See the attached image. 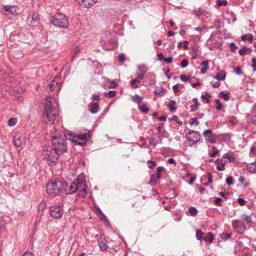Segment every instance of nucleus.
<instances>
[{"instance_id": "nucleus-41", "label": "nucleus", "mask_w": 256, "mask_h": 256, "mask_svg": "<svg viewBox=\"0 0 256 256\" xmlns=\"http://www.w3.org/2000/svg\"><path fill=\"white\" fill-rule=\"evenodd\" d=\"M228 4V2L226 0H218L216 2V4L218 6H226Z\"/></svg>"}, {"instance_id": "nucleus-7", "label": "nucleus", "mask_w": 256, "mask_h": 256, "mask_svg": "<svg viewBox=\"0 0 256 256\" xmlns=\"http://www.w3.org/2000/svg\"><path fill=\"white\" fill-rule=\"evenodd\" d=\"M186 137L188 140V145L191 147L198 143L200 138V134L194 130H190L186 134Z\"/></svg>"}, {"instance_id": "nucleus-22", "label": "nucleus", "mask_w": 256, "mask_h": 256, "mask_svg": "<svg viewBox=\"0 0 256 256\" xmlns=\"http://www.w3.org/2000/svg\"><path fill=\"white\" fill-rule=\"evenodd\" d=\"M3 8L4 10L5 14H12L13 13V10H15V8L14 6H4Z\"/></svg>"}, {"instance_id": "nucleus-4", "label": "nucleus", "mask_w": 256, "mask_h": 256, "mask_svg": "<svg viewBox=\"0 0 256 256\" xmlns=\"http://www.w3.org/2000/svg\"><path fill=\"white\" fill-rule=\"evenodd\" d=\"M42 154L47 160L55 162L60 154L52 146L45 147L42 150Z\"/></svg>"}, {"instance_id": "nucleus-32", "label": "nucleus", "mask_w": 256, "mask_h": 256, "mask_svg": "<svg viewBox=\"0 0 256 256\" xmlns=\"http://www.w3.org/2000/svg\"><path fill=\"white\" fill-rule=\"evenodd\" d=\"M158 179L156 178V174H153L150 176V180L149 182V184L151 186H154L156 184V180Z\"/></svg>"}, {"instance_id": "nucleus-15", "label": "nucleus", "mask_w": 256, "mask_h": 256, "mask_svg": "<svg viewBox=\"0 0 256 256\" xmlns=\"http://www.w3.org/2000/svg\"><path fill=\"white\" fill-rule=\"evenodd\" d=\"M192 100V102L194 103V104L190 106V111L194 112L196 111L198 108L200 106V104L199 103L198 100L196 98H193Z\"/></svg>"}, {"instance_id": "nucleus-49", "label": "nucleus", "mask_w": 256, "mask_h": 256, "mask_svg": "<svg viewBox=\"0 0 256 256\" xmlns=\"http://www.w3.org/2000/svg\"><path fill=\"white\" fill-rule=\"evenodd\" d=\"M238 181L241 182L242 184H244V186L246 187L248 186V184L247 183H244V178L243 176H240L238 178Z\"/></svg>"}, {"instance_id": "nucleus-25", "label": "nucleus", "mask_w": 256, "mask_h": 256, "mask_svg": "<svg viewBox=\"0 0 256 256\" xmlns=\"http://www.w3.org/2000/svg\"><path fill=\"white\" fill-rule=\"evenodd\" d=\"M204 240L206 242H208L210 243H212L214 240V238L212 232H208L207 235L204 238Z\"/></svg>"}, {"instance_id": "nucleus-57", "label": "nucleus", "mask_w": 256, "mask_h": 256, "mask_svg": "<svg viewBox=\"0 0 256 256\" xmlns=\"http://www.w3.org/2000/svg\"><path fill=\"white\" fill-rule=\"evenodd\" d=\"M180 78L183 82H187L190 80V78H187L184 75H180Z\"/></svg>"}, {"instance_id": "nucleus-36", "label": "nucleus", "mask_w": 256, "mask_h": 256, "mask_svg": "<svg viewBox=\"0 0 256 256\" xmlns=\"http://www.w3.org/2000/svg\"><path fill=\"white\" fill-rule=\"evenodd\" d=\"M246 39H248V40L251 41L253 39V36L252 34H244L241 36V40H244Z\"/></svg>"}, {"instance_id": "nucleus-61", "label": "nucleus", "mask_w": 256, "mask_h": 256, "mask_svg": "<svg viewBox=\"0 0 256 256\" xmlns=\"http://www.w3.org/2000/svg\"><path fill=\"white\" fill-rule=\"evenodd\" d=\"M207 174L208 183H212V176L210 173H208Z\"/></svg>"}, {"instance_id": "nucleus-2", "label": "nucleus", "mask_w": 256, "mask_h": 256, "mask_svg": "<svg viewBox=\"0 0 256 256\" xmlns=\"http://www.w3.org/2000/svg\"><path fill=\"white\" fill-rule=\"evenodd\" d=\"M65 190L66 194H73L78 192V194L84 198L86 194V184L83 176H80L74 182L66 186Z\"/></svg>"}, {"instance_id": "nucleus-51", "label": "nucleus", "mask_w": 256, "mask_h": 256, "mask_svg": "<svg viewBox=\"0 0 256 256\" xmlns=\"http://www.w3.org/2000/svg\"><path fill=\"white\" fill-rule=\"evenodd\" d=\"M232 236L230 233H224L222 234V238L224 240H228Z\"/></svg>"}, {"instance_id": "nucleus-17", "label": "nucleus", "mask_w": 256, "mask_h": 256, "mask_svg": "<svg viewBox=\"0 0 256 256\" xmlns=\"http://www.w3.org/2000/svg\"><path fill=\"white\" fill-rule=\"evenodd\" d=\"M234 228L237 232L239 234H243L246 230V226L244 224H242L234 226Z\"/></svg>"}, {"instance_id": "nucleus-48", "label": "nucleus", "mask_w": 256, "mask_h": 256, "mask_svg": "<svg viewBox=\"0 0 256 256\" xmlns=\"http://www.w3.org/2000/svg\"><path fill=\"white\" fill-rule=\"evenodd\" d=\"M188 61L186 60H183L180 64L182 68H186L188 65Z\"/></svg>"}, {"instance_id": "nucleus-20", "label": "nucleus", "mask_w": 256, "mask_h": 256, "mask_svg": "<svg viewBox=\"0 0 256 256\" xmlns=\"http://www.w3.org/2000/svg\"><path fill=\"white\" fill-rule=\"evenodd\" d=\"M226 77V73L224 71H221L220 72L218 73L214 78L218 80H224Z\"/></svg>"}, {"instance_id": "nucleus-10", "label": "nucleus", "mask_w": 256, "mask_h": 256, "mask_svg": "<svg viewBox=\"0 0 256 256\" xmlns=\"http://www.w3.org/2000/svg\"><path fill=\"white\" fill-rule=\"evenodd\" d=\"M62 80L60 76L58 75L54 76L49 84L50 90L51 91L58 90L62 86Z\"/></svg>"}, {"instance_id": "nucleus-55", "label": "nucleus", "mask_w": 256, "mask_h": 256, "mask_svg": "<svg viewBox=\"0 0 256 256\" xmlns=\"http://www.w3.org/2000/svg\"><path fill=\"white\" fill-rule=\"evenodd\" d=\"M117 86V84L114 82H111L108 86L110 88H114Z\"/></svg>"}, {"instance_id": "nucleus-11", "label": "nucleus", "mask_w": 256, "mask_h": 256, "mask_svg": "<svg viewBox=\"0 0 256 256\" xmlns=\"http://www.w3.org/2000/svg\"><path fill=\"white\" fill-rule=\"evenodd\" d=\"M203 134L206 137V141L212 144L216 143V136L212 134L210 130H206L204 132Z\"/></svg>"}, {"instance_id": "nucleus-33", "label": "nucleus", "mask_w": 256, "mask_h": 256, "mask_svg": "<svg viewBox=\"0 0 256 256\" xmlns=\"http://www.w3.org/2000/svg\"><path fill=\"white\" fill-rule=\"evenodd\" d=\"M138 108L140 110V111L144 113H148L149 111V109L146 106L145 104H143L142 105L138 106Z\"/></svg>"}, {"instance_id": "nucleus-19", "label": "nucleus", "mask_w": 256, "mask_h": 256, "mask_svg": "<svg viewBox=\"0 0 256 256\" xmlns=\"http://www.w3.org/2000/svg\"><path fill=\"white\" fill-rule=\"evenodd\" d=\"M247 170L250 173L256 172V163L252 162L248 164Z\"/></svg>"}, {"instance_id": "nucleus-54", "label": "nucleus", "mask_w": 256, "mask_h": 256, "mask_svg": "<svg viewBox=\"0 0 256 256\" xmlns=\"http://www.w3.org/2000/svg\"><path fill=\"white\" fill-rule=\"evenodd\" d=\"M118 60L122 62L123 63L125 60V56L123 54H121L118 56Z\"/></svg>"}, {"instance_id": "nucleus-23", "label": "nucleus", "mask_w": 256, "mask_h": 256, "mask_svg": "<svg viewBox=\"0 0 256 256\" xmlns=\"http://www.w3.org/2000/svg\"><path fill=\"white\" fill-rule=\"evenodd\" d=\"M224 158H226L230 162H233L235 160V158L231 152H226L223 156Z\"/></svg>"}, {"instance_id": "nucleus-44", "label": "nucleus", "mask_w": 256, "mask_h": 256, "mask_svg": "<svg viewBox=\"0 0 256 256\" xmlns=\"http://www.w3.org/2000/svg\"><path fill=\"white\" fill-rule=\"evenodd\" d=\"M222 199L220 198H216L214 200V204L218 206H222Z\"/></svg>"}, {"instance_id": "nucleus-64", "label": "nucleus", "mask_w": 256, "mask_h": 256, "mask_svg": "<svg viewBox=\"0 0 256 256\" xmlns=\"http://www.w3.org/2000/svg\"><path fill=\"white\" fill-rule=\"evenodd\" d=\"M178 84H175L174 86H172V89H173L174 92V93H176V92H178Z\"/></svg>"}, {"instance_id": "nucleus-38", "label": "nucleus", "mask_w": 256, "mask_h": 256, "mask_svg": "<svg viewBox=\"0 0 256 256\" xmlns=\"http://www.w3.org/2000/svg\"><path fill=\"white\" fill-rule=\"evenodd\" d=\"M202 235L203 232L201 230H196V237L198 240H201L202 239Z\"/></svg>"}, {"instance_id": "nucleus-1", "label": "nucleus", "mask_w": 256, "mask_h": 256, "mask_svg": "<svg viewBox=\"0 0 256 256\" xmlns=\"http://www.w3.org/2000/svg\"><path fill=\"white\" fill-rule=\"evenodd\" d=\"M52 137V146L61 154L67 150L66 138L76 144L83 146L90 140V134L89 130H84L77 133L68 132L67 135L64 132H60L53 134Z\"/></svg>"}, {"instance_id": "nucleus-27", "label": "nucleus", "mask_w": 256, "mask_h": 256, "mask_svg": "<svg viewBox=\"0 0 256 256\" xmlns=\"http://www.w3.org/2000/svg\"><path fill=\"white\" fill-rule=\"evenodd\" d=\"M241 218L246 224H250L252 222V218L250 216L244 214L242 215Z\"/></svg>"}, {"instance_id": "nucleus-34", "label": "nucleus", "mask_w": 256, "mask_h": 256, "mask_svg": "<svg viewBox=\"0 0 256 256\" xmlns=\"http://www.w3.org/2000/svg\"><path fill=\"white\" fill-rule=\"evenodd\" d=\"M219 96L226 100H228L230 98L228 94L224 93V92H221L219 93Z\"/></svg>"}, {"instance_id": "nucleus-46", "label": "nucleus", "mask_w": 256, "mask_h": 256, "mask_svg": "<svg viewBox=\"0 0 256 256\" xmlns=\"http://www.w3.org/2000/svg\"><path fill=\"white\" fill-rule=\"evenodd\" d=\"M190 124H196L197 126H198L199 124V122L196 118H193L190 120Z\"/></svg>"}, {"instance_id": "nucleus-50", "label": "nucleus", "mask_w": 256, "mask_h": 256, "mask_svg": "<svg viewBox=\"0 0 256 256\" xmlns=\"http://www.w3.org/2000/svg\"><path fill=\"white\" fill-rule=\"evenodd\" d=\"M208 63L209 62L208 60H204L202 63L201 65L202 66L204 67L208 68Z\"/></svg>"}, {"instance_id": "nucleus-18", "label": "nucleus", "mask_w": 256, "mask_h": 256, "mask_svg": "<svg viewBox=\"0 0 256 256\" xmlns=\"http://www.w3.org/2000/svg\"><path fill=\"white\" fill-rule=\"evenodd\" d=\"M166 92V90L162 86L156 87L154 92V94L160 96H162Z\"/></svg>"}, {"instance_id": "nucleus-42", "label": "nucleus", "mask_w": 256, "mask_h": 256, "mask_svg": "<svg viewBox=\"0 0 256 256\" xmlns=\"http://www.w3.org/2000/svg\"><path fill=\"white\" fill-rule=\"evenodd\" d=\"M226 182L228 185H232L234 184V178L232 176H229L226 179Z\"/></svg>"}, {"instance_id": "nucleus-29", "label": "nucleus", "mask_w": 256, "mask_h": 256, "mask_svg": "<svg viewBox=\"0 0 256 256\" xmlns=\"http://www.w3.org/2000/svg\"><path fill=\"white\" fill-rule=\"evenodd\" d=\"M116 91L115 90H110L108 92H104V94L105 96L108 98H113L116 95Z\"/></svg>"}, {"instance_id": "nucleus-47", "label": "nucleus", "mask_w": 256, "mask_h": 256, "mask_svg": "<svg viewBox=\"0 0 256 256\" xmlns=\"http://www.w3.org/2000/svg\"><path fill=\"white\" fill-rule=\"evenodd\" d=\"M130 83L132 86V88H136L138 87L137 84H136V78L132 80Z\"/></svg>"}, {"instance_id": "nucleus-9", "label": "nucleus", "mask_w": 256, "mask_h": 256, "mask_svg": "<svg viewBox=\"0 0 256 256\" xmlns=\"http://www.w3.org/2000/svg\"><path fill=\"white\" fill-rule=\"evenodd\" d=\"M64 212L63 208L60 206H52L50 208L49 213L54 218H60Z\"/></svg>"}, {"instance_id": "nucleus-60", "label": "nucleus", "mask_w": 256, "mask_h": 256, "mask_svg": "<svg viewBox=\"0 0 256 256\" xmlns=\"http://www.w3.org/2000/svg\"><path fill=\"white\" fill-rule=\"evenodd\" d=\"M188 41H187V40L184 41V42H183V48H184V49H185V50H188Z\"/></svg>"}, {"instance_id": "nucleus-45", "label": "nucleus", "mask_w": 256, "mask_h": 256, "mask_svg": "<svg viewBox=\"0 0 256 256\" xmlns=\"http://www.w3.org/2000/svg\"><path fill=\"white\" fill-rule=\"evenodd\" d=\"M253 71L256 72V58H254L252 59V64L251 65Z\"/></svg>"}, {"instance_id": "nucleus-14", "label": "nucleus", "mask_w": 256, "mask_h": 256, "mask_svg": "<svg viewBox=\"0 0 256 256\" xmlns=\"http://www.w3.org/2000/svg\"><path fill=\"white\" fill-rule=\"evenodd\" d=\"M217 165L216 169L219 171H223L224 170L225 164L222 162V160L218 158L214 162Z\"/></svg>"}, {"instance_id": "nucleus-40", "label": "nucleus", "mask_w": 256, "mask_h": 256, "mask_svg": "<svg viewBox=\"0 0 256 256\" xmlns=\"http://www.w3.org/2000/svg\"><path fill=\"white\" fill-rule=\"evenodd\" d=\"M212 152L210 154V156L212 157L215 156L219 152V150L215 146L212 147Z\"/></svg>"}, {"instance_id": "nucleus-30", "label": "nucleus", "mask_w": 256, "mask_h": 256, "mask_svg": "<svg viewBox=\"0 0 256 256\" xmlns=\"http://www.w3.org/2000/svg\"><path fill=\"white\" fill-rule=\"evenodd\" d=\"M188 211L190 212V215L193 216H196L198 212L197 209L195 207H194V206H190L188 208Z\"/></svg>"}, {"instance_id": "nucleus-62", "label": "nucleus", "mask_w": 256, "mask_h": 256, "mask_svg": "<svg viewBox=\"0 0 256 256\" xmlns=\"http://www.w3.org/2000/svg\"><path fill=\"white\" fill-rule=\"evenodd\" d=\"M136 76L139 80H142L144 78V74L142 72L140 74H137Z\"/></svg>"}, {"instance_id": "nucleus-37", "label": "nucleus", "mask_w": 256, "mask_h": 256, "mask_svg": "<svg viewBox=\"0 0 256 256\" xmlns=\"http://www.w3.org/2000/svg\"><path fill=\"white\" fill-rule=\"evenodd\" d=\"M215 102L216 104V109L218 110H221L222 108V104L220 102V100L218 98H216L215 100Z\"/></svg>"}, {"instance_id": "nucleus-16", "label": "nucleus", "mask_w": 256, "mask_h": 256, "mask_svg": "<svg viewBox=\"0 0 256 256\" xmlns=\"http://www.w3.org/2000/svg\"><path fill=\"white\" fill-rule=\"evenodd\" d=\"M99 110V104L97 102L92 103L90 106V110L92 114H96Z\"/></svg>"}, {"instance_id": "nucleus-43", "label": "nucleus", "mask_w": 256, "mask_h": 256, "mask_svg": "<svg viewBox=\"0 0 256 256\" xmlns=\"http://www.w3.org/2000/svg\"><path fill=\"white\" fill-rule=\"evenodd\" d=\"M228 122L232 124V125H236L237 123L236 118L234 116H232L228 120Z\"/></svg>"}, {"instance_id": "nucleus-6", "label": "nucleus", "mask_w": 256, "mask_h": 256, "mask_svg": "<svg viewBox=\"0 0 256 256\" xmlns=\"http://www.w3.org/2000/svg\"><path fill=\"white\" fill-rule=\"evenodd\" d=\"M62 189V183L60 181L52 182L47 184L46 190L47 194L50 196L58 194Z\"/></svg>"}, {"instance_id": "nucleus-31", "label": "nucleus", "mask_w": 256, "mask_h": 256, "mask_svg": "<svg viewBox=\"0 0 256 256\" xmlns=\"http://www.w3.org/2000/svg\"><path fill=\"white\" fill-rule=\"evenodd\" d=\"M132 99L135 102L140 104L142 100V98L138 95L136 94L132 96Z\"/></svg>"}, {"instance_id": "nucleus-21", "label": "nucleus", "mask_w": 256, "mask_h": 256, "mask_svg": "<svg viewBox=\"0 0 256 256\" xmlns=\"http://www.w3.org/2000/svg\"><path fill=\"white\" fill-rule=\"evenodd\" d=\"M176 102L175 100H170V102L167 104L168 108H169L170 110L172 112H174L176 110V107L174 106Z\"/></svg>"}, {"instance_id": "nucleus-5", "label": "nucleus", "mask_w": 256, "mask_h": 256, "mask_svg": "<svg viewBox=\"0 0 256 256\" xmlns=\"http://www.w3.org/2000/svg\"><path fill=\"white\" fill-rule=\"evenodd\" d=\"M51 22L55 26L62 28L68 26V18L62 14H56L50 18Z\"/></svg>"}, {"instance_id": "nucleus-35", "label": "nucleus", "mask_w": 256, "mask_h": 256, "mask_svg": "<svg viewBox=\"0 0 256 256\" xmlns=\"http://www.w3.org/2000/svg\"><path fill=\"white\" fill-rule=\"evenodd\" d=\"M211 96L210 94L208 93L206 94L202 95L201 98L202 100H205L206 102L208 104L210 102V100L209 98Z\"/></svg>"}, {"instance_id": "nucleus-8", "label": "nucleus", "mask_w": 256, "mask_h": 256, "mask_svg": "<svg viewBox=\"0 0 256 256\" xmlns=\"http://www.w3.org/2000/svg\"><path fill=\"white\" fill-rule=\"evenodd\" d=\"M40 18L39 14L34 12H30L26 20L28 24L31 26H35L38 25Z\"/></svg>"}, {"instance_id": "nucleus-63", "label": "nucleus", "mask_w": 256, "mask_h": 256, "mask_svg": "<svg viewBox=\"0 0 256 256\" xmlns=\"http://www.w3.org/2000/svg\"><path fill=\"white\" fill-rule=\"evenodd\" d=\"M152 164L151 165H150L148 166V168H150V169H152V168H154V167L156 166V161H153L152 162V164Z\"/></svg>"}, {"instance_id": "nucleus-3", "label": "nucleus", "mask_w": 256, "mask_h": 256, "mask_svg": "<svg viewBox=\"0 0 256 256\" xmlns=\"http://www.w3.org/2000/svg\"><path fill=\"white\" fill-rule=\"evenodd\" d=\"M54 99L51 96H48L44 104L43 118L44 122L49 124L54 122L56 118V110L52 105Z\"/></svg>"}, {"instance_id": "nucleus-52", "label": "nucleus", "mask_w": 256, "mask_h": 256, "mask_svg": "<svg viewBox=\"0 0 256 256\" xmlns=\"http://www.w3.org/2000/svg\"><path fill=\"white\" fill-rule=\"evenodd\" d=\"M235 72L239 75H242L243 74L240 68V67H237L234 69Z\"/></svg>"}, {"instance_id": "nucleus-13", "label": "nucleus", "mask_w": 256, "mask_h": 256, "mask_svg": "<svg viewBox=\"0 0 256 256\" xmlns=\"http://www.w3.org/2000/svg\"><path fill=\"white\" fill-rule=\"evenodd\" d=\"M98 242L100 248L102 251H104L107 250L108 246L104 238H102V236H100V239L98 240Z\"/></svg>"}, {"instance_id": "nucleus-58", "label": "nucleus", "mask_w": 256, "mask_h": 256, "mask_svg": "<svg viewBox=\"0 0 256 256\" xmlns=\"http://www.w3.org/2000/svg\"><path fill=\"white\" fill-rule=\"evenodd\" d=\"M212 86L214 88H218L220 86V82H214L211 83Z\"/></svg>"}, {"instance_id": "nucleus-12", "label": "nucleus", "mask_w": 256, "mask_h": 256, "mask_svg": "<svg viewBox=\"0 0 256 256\" xmlns=\"http://www.w3.org/2000/svg\"><path fill=\"white\" fill-rule=\"evenodd\" d=\"M80 5L84 4L85 7L88 8L96 4L98 0H76Z\"/></svg>"}, {"instance_id": "nucleus-26", "label": "nucleus", "mask_w": 256, "mask_h": 256, "mask_svg": "<svg viewBox=\"0 0 256 256\" xmlns=\"http://www.w3.org/2000/svg\"><path fill=\"white\" fill-rule=\"evenodd\" d=\"M138 68L139 71H140L142 73L145 74L148 70V68L146 65L142 64L140 65H138Z\"/></svg>"}, {"instance_id": "nucleus-24", "label": "nucleus", "mask_w": 256, "mask_h": 256, "mask_svg": "<svg viewBox=\"0 0 256 256\" xmlns=\"http://www.w3.org/2000/svg\"><path fill=\"white\" fill-rule=\"evenodd\" d=\"M252 50L251 48L244 46L242 48L239 50V54L241 56H244L246 52H248L249 53H250Z\"/></svg>"}, {"instance_id": "nucleus-28", "label": "nucleus", "mask_w": 256, "mask_h": 256, "mask_svg": "<svg viewBox=\"0 0 256 256\" xmlns=\"http://www.w3.org/2000/svg\"><path fill=\"white\" fill-rule=\"evenodd\" d=\"M13 142L14 146L18 148L21 146L22 142L20 137L16 136L14 139Z\"/></svg>"}, {"instance_id": "nucleus-59", "label": "nucleus", "mask_w": 256, "mask_h": 256, "mask_svg": "<svg viewBox=\"0 0 256 256\" xmlns=\"http://www.w3.org/2000/svg\"><path fill=\"white\" fill-rule=\"evenodd\" d=\"M220 196H221L223 198L226 199L228 196V194L222 192H220Z\"/></svg>"}, {"instance_id": "nucleus-53", "label": "nucleus", "mask_w": 256, "mask_h": 256, "mask_svg": "<svg viewBox=\"0 0 256 256\" xmlns=\"http://www.w3.org/2000/svg\"><path fill=\"white\" fill-rule=\"evenodd\" d=\"M237 201L240 206H244L246 204L244 200L242 198H238Z\"/></svg>"}, {"instance_id": "nucleus-56", "label": "nucleus", "mask_w": 256, "mask_h": 256, "mask_svg": "<svg viewBox=\"0 0 256 256\" xmlns=\"http://www.w3.org/2000/svg\"><path fill=\"white\" fill-rule=\"evenodd\" d=\"M172 57L170 56L168 58H165L164 59V61L168 64H170L171 62H172Z\"/></svg>"}, {"instance_id": "nucleus-39", "label": "nucleus", "mask_w": 256, "mask_h": 256, "mask_svg": "<svg viewBox=\"0 0 256 256\" xmlns=\"http://www.w3.org/2000/svg\"><path fill=\"white\" fill-rule=\"evenodd\" d=\"M17 120L16 118H10L8 120V124L10 126H14L16 123Z\"/></svg>"}]
</instances>
